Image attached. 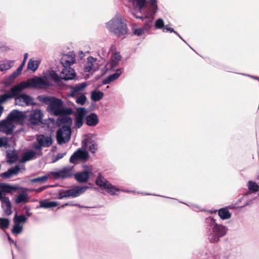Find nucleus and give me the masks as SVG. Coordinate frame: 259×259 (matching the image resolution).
Wrapping results in <instances>:
<instances>
[{"instance_id": "obj_1", "label": "nucleus", "mask_w": 259, "mask_h": 259, "mask_svg": "<svg viewBox=\"0 0 259 259\" xmlns=\"http://www.w3.org/2000/svg\"><path fill=\"white\" fill-rule=\"evenodd\" d=\"M53 142V140L51 136H45L41 134L38 135L36 137V142H34L32 144V148L37 150V153L31 150L26 151L22 156V161L25 162L32 160L36 155L38 156H42V148L43 147H49Z\"/></svg>"}, {"instance_id": "obj_2", "label": "nucleus", "mask_w": 259, "mask_h": 259, "mask_svg": "<svg viewBox=\"0 0 259 259\" xmlns=\"http://www.w3.org/2000/svg\"><path fill=\"white\" fill-rule=\"evenodd\" d=\"M109 31L117 37L123 38L128 33V29L123 17L117 13L110 21L106 23Z\"/></svg>"}, {"instance_id": "obj_3", "label": "nucleus", "mask_w": 259, "mask_h": 259, "mask_svg": "<svg viewBox=\"0 0 259 259\" xmlns=\"http://www.w3.org/2000/svg\"><path fill=\"white\" fill-rule=\"evenodd\" d=\"M228 230V228L224 225H215L206 231V235L209 242L216 243L221 238L227 234Z\"/></svg>"}, {"instance_id": "obj_4", "label": "nucleus", "mask_w": 259, "mask_h": 259, "mask_svg": "<svg viewBox=\"0 0 259 259\" xmlns=\"http://www.w3.org/2000/svg\"><path fill=\"white\" fill-rule=\"evenodd\" d=\"M27 88L41 89L44 87L50 86L49 82L41 76H34L25 81Z\"/></svg>"}, {"instance_id": "obj_5", "label": "nucleus", "mask_w": 259, "mask_h": 259, "mask_svg": "<svg viewBox=\"0 0 259 259\" xmlns=\"http://www.w3.org/2000/svg\"><path fill=\"white\" fill-rule=\"evenodd\" d=\"M71 135V127L68 126H62L56 132V139L59 145L67 143Z\"/></svg>"}, {"instance_id": "obj_6", "label": "nucleus", "mask_w": 259, "mask_h": 259, "mask_svg": "<svg viewBox=\"0 0 259 259\" xmlns=\"http://www.w3.org/2000/svg\"><path fill=\"white\" fill-rule=\"evenodd\" d=\"M63 103L62 99L54 97L47 108V111L51 115L59 116Z\"/></svg>"}, {"instance_id": "obj_7", "label": "nucleus", "mask_w": 259, "mask_h": 259, "mask_svg": "<svg viewBox=\"0 0 259 259\" xmlns=\"http://www.w3.org/2000/svg\"><path fill=\"white\" fill-rule=\"evenodd\" d=\"M73 166H65L56 171L51 172V175L55 180L66 179L73 175Z\"/></svg>"}, {"instance_id": "obj_8", "label": "nucleus", "mask_w": 259, "mask_h": 259, "mask_svg": "<svg viewBox=\"0 0 259 259\" xmlns=\"http://www.w3.org/2000/svg\"><path fill=\"white\" fill-rule=\"evenodd\" d=\"M43 116V113L40 109H36L33 110L30 113L29 121L33 125H39L40 123L42 124V119Z\"/></svg>"}, {"instance_id": "obj_9", "label": "nucleus", "mask_w": 259, "mask_h": 259, "mask_svg": "<svg viewBox=\"0 0 259 259\" xmlns=\"http://www.w3.org/2000/svg\"><path fill=\"white\" fill-rule=\"evenodd\" d=\"M132 14L134 15L137 19H140L143 21L145 22L144 26L145 30H147L152 25L153 19L155 15H152L151 13H147V14L144 15L139 16L136 14L134 13V12H131Z\"/></svg>"}, {"instance_id": "obj_10", "label": "nucleus", "mask_w": 259, "mask_h": 259, "mask_svg": "<svg viewBox=\"0 0 259 259\" xmlns=\"http://www.w3.org/2000/svg\"><path fill=\"white\" fill-rule=\"evenodd\" d=\"M86 169L80 172H77L74 175L75 180L80 183H84L88 182L90 178V170L87 165L85 166Z\"/></svg>"}, {"instance_id": "obj_11", "label": "nucleus", "mask_w": 259, "mask_h": 259, "mask_svg": "<svg viewBox=\"0 0 259 259\" xmlns=\"http://www.w3.org/2000/svg\"><path fill=\"white\" fill-rule=\"evenodd\" d=\"M76 76V73L71 67L62 68L60 71L61 79L64 80H69L74 79Z\"/></svg>"}, {"instance_id": "obj_12", "label": "nucleus", "mask_w": 259, "mask_h": 259, "mask_svg": "<svg viewBox=\"0 0 259 259\" xmlns=\"http://www.w3.org/2000/svg\"><path fill=\"white\" fill-rule=\"evenodd\" d=\"M89 188L87 186H75L71 189H68L69 195L70 198H76L81 194H83L86 190Z\"/></svg>"}, {"instance_id": "obj_13", "label": "nucleus", "mask_w": 259, "mask_h": 259, "mask_svg": "<svg viewBox=\"0 0 259 259\" xmlns=\"http://www.w3.org/2000/svg\"><path fill=\"white\" fill-rule=\"evenodd\" d=\"M27 88V86L25 81L20 82L16 85L13 87L9 91L12 98L16 97L19 95L22 91Z\"/></svg>"}, {"instance_id": "obj_14", "label": "nucleus", "mask_w": 259, "mask_h": 259, "mask_svg": "<svg viewBox=\"0 0 259 259\" xmlns=\"http://www.w3.org/2000/svg\"><path fill=\"white\" fill-rule=\"evenodd\" d=\"M97 61V58H94L92 56H89L87 58V62L84 64L83 67V71L85 72H91L93 73L95 72L98 67L94 66V63Z\"/></svg>"}, {"instance_id": "obj_15", "label": "nucleus", "mask_w": 259, "mask_h": 259, "mask_svg": "<svg viewBox=\"0 0 259 259\" xmlns=\"http://www.w3.org/2000/svg\"><path fill=\"white\" fill-rule=\"evenodd\" d=\"M2 130H4L7 134H12L15 126L13 121L8 119L1 121Z\"/></svg>"}, {"instance_id": "obj_16", "label": "nucleus", "mask_w": 259, "mask_h": 259, "mask_svg": "<svg viewBox=\"0 0 259 259\" xmlns=\"http://www.w3.org/2000/svg\"><path fill=\"white\" fill-rule=\"evenodd\" d=\"M99 122L98 115L95 113H91L87 115L85 118V124L91 127L96 126Z\"/></svg>"}, {"instance_id": "obj_17", "label": "nucleus", "mask_w": 259, "mask_h": 259, "mask_svg": "<svg viewBox=\"0 0 259 259\" xmlns=\"http://www.w3.org/2000/svg\"><path fill=\"white\" fill-rule=\"evenodd\" d=\"M2 207L5 213L7 215H10L12 213V204L8 197L4 196V199L1 201Z\"/></svg>"}, {"instance_id": "obj_18", "label": "nucleus", "mask_w": 259, "mask_h": 259, "mask_svg": "<svg viewBox=\"0 0 259 259\" xmlns=\"http://www.w3.org/2000/svg\"><path fill=\"white\" fill-rule=\"evenodd\" d=\"M0 188H1V191H2V192H4L7 193H11L13 191H16L19 189L26 190V189L22 187H20L19 186L16 185L13 186L6 183H1Z\"/></svg>"}, {"instance_id": "obj_19", "label": "nucleus", "mask_w": 259, "mask_h": 259, "mask_svg": "<svg viewBox=\"0 0 259 259\" xmlns=\"http://www.w3.org/2000/svg\"><path fill=\"white\" fill-rule=\"evenodd\" d=\"M57 123L58 126H68L70 127L72 123V119L71 117L69 116H65V115H59Z\"/></svg>"}, {"instance_id": "obj_20", "label": "nucleus", "mask_w": 259, "mask_h": 259, "mask_svg": "<svg viewBox=\"0 0 259 259\" xmlns=\"http://www.w3.org/2000/svg\"><path fill=\"white\" fill-rule=\"evenodd\" d=\"M75 61L74 56L64 55L60 60L62 68L70 67L71 64H73Z\"/></svg>"}, {"instance_id": "obj_21", "label": "nucleus", "mask_w": 259, "mask_h": 259, "mask_svg": "<svg viewBox=\"0 0 259 259\" xmlns=\"http://www.w3.org/2000/svg\"><path fill=\"white\" fill-rule=\"evenodd\" d=\"M109 182L105 179L101 173H99L97 178L95 181V184L96 185L99 186L100 188L103 189L105 188H109L108 185Z\"/></svg>"}, {"instance_id": "obj_22", "label": "nucleus", "mask_w": 259, "mask_h": 259, "mask_svg": "<svg viewBox=\"0 0 259 259\" xmlns=\"http://www.w3.org/2000/svg\"><path fill=\"white\" fill-rule=\"evenodd\" d=\"M214 212H218L219 216L222 220L229 219L231 217L232 215L228 209V207L226 206L219 209L214 210Z\"/></svg>"}, {"instance_id": "obj_23", "label": "nucleus", "mask_w": 259, "mask_h": 259, "mask_svg": "<svg viewBox=\"0 0 259 259\" xmlns=\"http://www.w3.org/2000/svg\"><path fill=\"white\" fill-rule=\"evenodd\" d=\"M87 86L86 82H83L76 84L74 87L71 88V92L69 94V96L74 98L77 93L83 90Z\"/></svg>"}, {"instance_id": "obj_24", "label": "nucleus", "mask_w": 259, "mask_h": 259, "mask_svg": "<svg viewBox=\"0 0 259 259\" xmlns=\"http://www.w3.org/2000/svg\"><path fill=\"white\" fill-rule=\"evenodd\" d=\"M122 73L121 69H117L116 72L108 76L106 78L104 79L102 81L103 84H107L110 83L111 82L114 81L117 79Z\"/></svg>"}, {"instance_id": "obj_25", "label": "nucleus", "mask_w": 259, "mask_h": 259, "mask_svg": "<svg viewBox=\"0 0 259 259\" xmlns=\"http://www.w3.org/2000/svg\"><path fill=\"white\" fill-rule=\"evenodd\" d=\"M58 204V202L57 201L42 200L39 201V205L37 206L36 208H49L52 207H55L57 206Z\"/></svg>"}, {"instance_id": "obj_26", "label": "nucleus", "mask_w": 259, "mask_h": 259, "mask_svg": "<svg viewBox=\"0 0 259 259\" xmlns=\"http://www.w3.org/2000/svg\"><path fill=\"white\" fill-rule=\"evenodd\" d=\"M22 116L23 114H22V112L15 109L9 113L7 118L12 121H19L22 119Z\"/></svg>"}, {"instance_id": "obj_27", "label": "nucleus", "mask_w": 259, "mask_h": 259, "mask_svg": "<svg viewBox=\"0 0 259 259\" xmlns=\"http://www.w3.org/2000/svg\"><path fill=\"white\" fill-rule=\"evenodd\" d=\"M247 187L248 191L244 194V197L247 196L251 193H255L259 191V185L254 182L251 181H248L247 183Z\"/></svg>"}, {"instance_id": "obj_28", "label": "nucleus", "mask_w": 259, "mask_h": 259, "mask_svg": "<svg viewBox=\"0 0 259 259\" xmlns=\"http://www.w3.org/2000/svg\"><path fill=\"white\" fill-rule=\"evenodd\" d=\"M39 64V61H35L32 59H30L27 63V69L32 71H35L37 69Z\"/></svg>"}, {"instance_id": "obj_29", "label": "nucleus", "mask_w": 259, "mask_h": 259, "mask_svg": "<svg viewBox=\"0 0 259 259\" xmlns=\"http://www.w3.org/2000/svg\"><path fill=\"white\" fill-rule=\"evenodd\" d=\"M15 201L16 204H20L22 202H28L29 201L28 194L26 193H23L19 194L17 196V197L15 199Z\"/></svg>"}, {"instance_id": "obj_30", "label": "nucleus", "mask_w": 259, "mask_h": 259, "mask_svg": "<svg viewBox=\"0 0 259 259\" xmlns=\"http://www.w3.org/2000/svg\"><path fill=\"white\" fill-rule=\"evenodd\" d=\"M104 96V93L100 91L94 90L91 92V99L95 102L101 100Z\"/></svg>"}, {"instance_id": "obj_31", "label": "nucleus", "mask_w": 259, "mask_h": 259, "mask_svg": "<svg viewBox=\"0 0 259 259\" xmlns=\"http://www.w3.org/2000/svg\"><path fill=\"white\" fill-rule=\"evenodd\" d=\"M20 99L22 100L23 103H24L27 106L35 104V103L32 102L33 100V98L25 93L20 95Z\"/></svg>"}, {"instance_id": "obj_32", "label": "nucleus", "mask_w": 259, "mask_h": 259, "mask_svg": "<svg viewBox=\"0 0 259 259\" xmlns=\"http://www.w3.org/2000/svg\"><path fill=\"white\" fill-rule=\"evenodd\" d=\"M54 97L47 95H39L36 97V100L49 106Z\"/></svg>"}, {"instance_id": "obj_33", "label": "nucleus", "mask_w": 259, "mask_h": 259, "mask_svg": "<svg viewBox=\"0 0 259 259\" xmlns=\"http://www.w3.org/2000/svg\"><path fill=\"white\" fill-rule=\"evenodd\" d=\"M149 3L150 8H149V13L152 14L153 15H155L157 12L158 6L157 5L156 0H149Z\"/></svg>"}, {"instance_id": "obj_34", "label": "nucleus", "mask_w": 259, "mask_h": 259, "mask_svg": "<svg viewBox=\"0 0 259 259\" xmlns=\"http://www.w3.org/2000/svg\"><path fill=\"white\" fill-rule=\"evenodd\" d=\"M14 61L6 60L3 63L0 64L1 71H6L11 68L13 65Z\"/></svg>"}, {"instance_id": "obj_35", "label": "nucleus", "mask_w": 259, "mask_h": 259, "mask_svg": "<svg viewBox=\"0 0 259 259\" xmlns=\"http://www.w3.org/2000/svg\"><path fill=\"white\" fill-rule=\"evenodd\" d=\"M205 224L206 231L209 229V228L213 227L215 225H219L216 223L215 220L211 217H209L205 219Z\"/></svg>"}, {"instance_id": "obj_36", "label": "nucleus", "mask_w": 259, "mask_h": 259, "mask_svg": "<svg viewBox=\"0 0 259 259\" xmlns=\"http://www.w3.org/2000/svg\"><path fill=\"white\" fill-rule=\"evenodd\" d=\"M134 5H136L138 7L137 12H141L142 9L144 8L146 4V0H132Z\"/></svg>"}, {"instance_id": "obj_37", "label": "nucleus", "mask_w": 259, "mask_h": 259, "mask_svg": "<svg viewBox=\"0 0 259 259\" xmlns=\"http://www.w3.org/2000/svg\"><path fill=\"white\" fill-rule=\"evenodd\" d=\"M118 64V62H117V61L111 60L106 64L104 67L105 70L107 72L113 71Z\"/></svg>"}, {"instance_id": "obj_38", "label": "nucleus", "mask_w": 259, "mask_h": 259, "mask_svg": "<svg viewBox=\"0 0 259 259\" xmlns=\"http://www.w3.org/2000/svg\"><path fill=\"white\" fill-rule=\"evenodd\" d=\"M10 226V220L8 218H0V226L2 230L5 231Z\"/></svg>"}, {"instance_id": "obj_39", "label": "nucleus", "mask_w": 259, "mask_h": 259, "mask_svg": "<svg viewBox=\"0 0 259 259\" xmlns=\"http://www.w3.org/2000/svg\"><path fill=\"white\" fill-rule=\"evenodd\" d=\"M108 187L109 188H105V190L107 192L109 193L111 195H116V192H119L120 189L117 187L113 186L111 183H109L108 185Z\"/></svg>"}, {"instance_id": "obj_40", "label": "nucleus", "mask_w": 259, "mask_h": 259, "mask_svg": "<svg viewBox=\"0 0 259 259\" xmlns=\"http://www.w3.org/2000/svg\"><path fill=\"white\" fill-rule=\"evenodd\" d=\"M27 218L25 215L21 214L18 216L17 213L14 218V223L19 225H20V223H25L27 221Z\"/></svg>"}, {"instance_id": "obj_41", "label": "nucleus", "mask_w": 259, "mask_h": 259, "mask_svg": "<svg viewBox=\"0 0 259 259\" xmlns=\"http://www.w3.org/2000/svg\"><path fill=\"white\" fill-rule=\"evenodd\" d=\"M77 151H78V157L79 160L84 161L89 158V153L86 150L78 149Z\"/></svg>"}, {"instance_id": "obj_42", "label": "nucleus", "mask_w": 259, "mask_h": 259, "mask_svg": "<svg viewBox=\"0 0 259 259\" xmlns=\"http://www.w3.org/2000/svg\"><path fill=\"white\" fill-rule=\"evenodd\" d=\"M66 198H70L69 195L68 189H60L58 191V198L63 199Z\"/></svg>"}, {"instance_id": "obj_43", "label": "nucleus", "mask_w": 259, "mask_h": 259, "mask_svg": "<svg viewBox=\"0 0 259 259\" xmlns=\"http://www.w3.org/2000/svg\"><path fill=\"white\" fill-rule=\"evenodd\" d=\"M48 179L49 177L47 175H45L42 177H39L34 179H30L29 182L31 183H39L40 184H42L45 183Z\"/></svg>"}, {"instance_id": "obj_44", "label": "nucleus", "mask_w": 259, "mask_h": 259, "mask_svg": "<svg viewBox=\"0 0 259 259\" xmlns=\"http://www.w3.org/2000/svg\"><path fill=\"white\" fill-rule=\"evenodd\" d=\"M9 163L12 164L18 160V155L16 153H8L7 154Z\"/></svg>"}, {"instance_id": "obj_45", "label": "nucleus", "mask_w": 259, "mask_h": 259, "mask_svg": "<svg viewBox=\"0 0 259 259\" xmlns=\"http://www.w3.org/2000/svg\"><path fill=\"white\" fill-rule=\"evenodd\" d=\"M84 122H85V118L75 116V124L77 128H80L82 126Z\"/></svg>"}, {"instance_id": "obj_46", "label": "nucleus", "mask_w": 259, "mask_h": 259, "mask_svg": "<svg viewBox=\"0 0 259 259\" xmlns=\"http://www.w3.org/2000/svg\"><path fill=\"white\" fill-rule=\"evenodd\" d=\"M62 111H61V114L60 115H65V116H68L73 113V111L71 108L70 107H64V104L62 107Z\"/></svg>"}, {"instance_id": "obj_47", "label": "nucleus", "mask_w": 259, "mask_h": 259, "mask_svg": "<svg viewBox=\"0 0 259 259\" xmlns=\"http://www.w3.org/2000/svg\"><path fill=\"white\" fill-rule=\"evenodd\" d=\"M87 114V111L84 107H79L77 109V114L75 116L85 118Z\"/></svg>"}, {"instance_id": "obj_48", "label": "nucleus", "mask_w": 259, "mask_h": 259, "mask_svg": "<svg viewBox=\"0 0 259 259\" xmlns=\"http://www.w3.org/2000/svg\"><path fill=\"white\" fill-rule=\"evenodd\" d=\"M22 226L19 224H15L12 230V232L13 234H19L22 231Z\"/></svg>"}, {"instance_id": "obj_49", "label": "nucleus", "mask_w": 259, "mask_h": 259, "mask_svg": "<svg viewBox=\"0 0 259 259\" xmlns=\"http://www.w3.org/2000/svg\"><path fill=\"white\" fill-rule=\"evenodd\" d=\"M13 98L9 92L0 95V104L4 103L9 99Z\"/></svg>"}, {"instance_id": "obj_50", "label": "nucleus", "mask_w": 259, "mask_h": 259, "mask_svg": "<svg viewBox=\"0 0 259 259\" xmlns=\"http://www.w3.org/2000/svg\"><path fill=\"white\" fill-rule=\"evenodd\" d=\"M87 98L84 94H81L76 98V103L81 105H83L87 101Z\"/></svg>"}, {"instance_id": "obj_51", "label": "nucleus", "mask_w": 259, "mask_h": 259, "mask_svg": "<svg viewBox=\"0 0 259 259\" xmlns=\"http://www.w3.org/2000/svg\"><path fill=\"white\" fill-rule=\"evenodd\" d=\"M78 160H79L78 157V151H76L70 157L69 161L70 163L76 164Z\"/></svg>"}, {"instance_id": "obj_52", "label": "nucleus", "mask_w": 259, "mask_h": 259, "mask_svg": "<svg viewBox=\"0 0 259 259\" xmlns=\"http://www.w3.org/2000/svg\"><path fill=\"white\" fill-rule=\"evenodd\" d=\"M21 168L19 165H16L9 169L11 175L12 176L17 175L20 170Z\"/></svg>"}, {"instance_id": "obj_53", "label": "nucleus", "mask_w": 259, "mask_h": 259, "mask_svg": "<svg viewBox=\"0 0 259 259\" xmlns=\"http://www.w3.org/2000/svg\"><path fill=\"white\" fill-rule=\"evenodd\" d=\"M22 72V70H21L19 68H17V69L14 71L9 76V79L11 80H13L16 77H17Z\"/></svg>"}, {"instance_id": "obj_54", "label": "nucleus", "mask_w": 259, "mask_h": 259, "mask_svg": "<svg viewBox=\"0 0 259 259\" xmlns=\"http://www.w3.org/2000/svg\"><path fill=\"white\" fill-rule=\"evenodd\" d=\"M51 78L55 81L59 82L60 80L61 77L59 76L58 74L55 71H52L50 74Z\"/></svg>"}, {"instance_id": "obj_55", "label": "nucleus", "mask_w": 259, "mask_h": 259, "mask_svg": "<svg viewBox=\"0 0 259 259\" xmlns=\"http://www.w3.org/2000/svg\"><path fill=\"white\" fill-rule=\"evenodd\" d=\"M155 26L156 28L161 29L163 27H164V22L162 19L159 18L158 19L155 24Z\"/></svg>"}, {"instance_id": "obj_56", "label": "nucleus", "mask_w": 259, "mask_h": 259, "mask_svg": "<svg viewBox=\"0 0 259 259\" xmlns=\"http://www.w3.org/2000/svg\"><path fill=\"white\" fill-rule=\"evenodd\" d=\"M145 30L143 27L135 28L133 29V33L137 36H140L144 33Z\"/></svg>"}, {"instance_id": "obj_57", "label": "nucleus", "mask_w": 259, "mask_h": 259, "mask_svg": "<svg viewBox=\"0 0 259 259\" xmlns=\"http://www.w3.org/2000/svg\"><path fill=\"white\" fill-rule=\"evenodd\" d=\"M66 154V153H58L57 155H54L52 158V162H56L59 159L62 158Z\"/></svg>"}, {"instance_id": "obj_58", "label": "nucleus", "mask_w": 259, "mask_h": 259, "mask_svg": "<svg viewBox=\"0 0 259 259\" xmlns=\"http://www.w3.org/2000/svg\"><path fill=\"white\" fill-rule=\"evenodd\" d=\"M98 149V145L96 143H93L90 146L89 150L90 152L92 153H95Z\"/></svg>"}, {"instance_id": "obj_59", "label": "nucleus", "mask_w": 259, "mask_h": 259, "mask_svg": "<svg viewBox=\"0 0 259 259\" xmlns=\"http://www.w3.org/2000/svg\"><path fill=\"white\" fill-rule=\"evenodd\" d=\"M8 138L7 137H1L0 138V147L6 146L8 144Z\"/></svg>"}, {"instance_id": "obj_60", "label": "nucleus", "mask_w": 259, "mask_h": 259, "mask_svg": "<svg viewBox=\"0 0 259 259\" xmlns=\"http://www.w3.org/2000/svg\"><path fill=\"white\" fill-rule=\"evenodd\" d=\"M54 187V185H49L43 186L42 187H39V188H38L37 189H34V191L36 192L40 193L41 191H42L43 190L46 189L47 188H51V187Z\"/></svg>"}, {"instance_id": "obj_61", "label": "nucleus", "mask_w": 259, "mask_h": 259, "mask_svg": "<svg viewBox=\"0 0 259 259\" xmlns=\"http://www.w3.org/2000/svg\"><path fill=\"white\" fill-rule=\"evenodd\" d=\"M0 176L4 179H8L10 178L12 175H11L10 172L8 169L7 171L2 173Z\"/></svg>"}, {"instance_id": "obj_62", "label": "nucleus", "mask_w": 259, "mask_h": 259, "mask_svg": "<svg viewBox=\"0 0 259 259\" xmlns=\"http://www.w3.org/2000/svg\"><path fill=\"white\" fill-rule=\"evenodd\" d=\"M15 104L16 105H19L20 106L23 105V101L21 99H20V95H19L17 97L15 98Z\"/></svg>"}, {"instance_id": "obj_63", "label": "nucleus", "mask_w": 259, "mask_h": 259, "mask_svg": "<svg viewBox=\"0 0 259 259\" xmlns=\"http://www.w3.org/2000/svg\"><path fill=\"white\" fill-rule=\"evenodd\" d=\"M163 31L164 32L167 31H169L170 32H174L175 30L172 28L168 27V25H165L164 27V29Z\"/></svg>"}, {"instance_id": "obj_64", "label": "nucleus", "mask_w": 259, "mask_h": 259, "mask_svg": "<svg viewBox=\"0 0 259 259\" xmlns=\"http://www.w3.org/2000/svg\"><path fill=\"white\" fill-rule=\"evenodd\" d=\"M25 209H26V213L28 217H30L32 215V213L30 212V208L29 206H25Z\"/></svg>"}]
</instances>
